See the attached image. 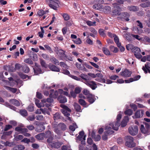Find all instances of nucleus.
<instances>
[{"label":"nucleus","instance_id":"f257e3e1","mask_svg":"<svg viewBox=\"0 0 150 150\" xmlns=\"http://www.w3.org/2000/svg\"><path fill=\"white\" fill-rule=\"evenodd\" d=\"M123 114V112H119L116 118L117 121L116 122H111L109 125H105L106 132L109 134H112L114 133L113 129L116 131L118 130L120 125V120Z\"/></svg>","mask_w":150,"mask_h":150},{"label":"nucleus","instance_id":"f03ea898","mask_svg":"<svg viewBox=\"0 0 150 150\" xmlns=\"http://www.w3.org/2000/svg\"><path fill=\"white\" fill-rule=\"evenodd\" d=\"M126 142L125 145L130 148L134 147L136 146V144L134 142L133 137L130 136H127L125 137Z\"/></svg>","mask_w":150,"mask_h":150},{"label":"nucleus","instance_id":"7ed1b4c3","mask_svg":"<svg viewBox=\"0 0 150 150\" xmlns=\"http://www.w3.org/2000/svg\"><path fill=\"white\" fill-rule=\"evenodd\" d=\"M46 2L52 8L56 10L59 7V2L58 0H46Z\"/></svg>","mask_w":150,"mask_h":150},{"label":"nucleus","instance_id":"20e7f679","mask_svg":"<svg viewBox=\"0 0 150 150\" xmlns=\"http://www.w3.org/2000/svg\"><path fill=\"white\" fill-rule=\"evenodd\" d=\"M53 101V100L51 98H48L47 99H43L42 100L41 102L39 103V100H36L35 101V103L37 107L40 108L44 106V103H51Z\"/></svg>","mask_w":150,"mask_h":150},{"label":"nucleus","instance_id":"39448f33","mask_svg":"<svg viewBox=\"0 0 150 150\" xmlns=\"http://www.w3.org/2000/svg\"><path fill=\"white\" fill-rule=\"evenodd\" d=\"M113 10L112 13L113 15H119L120 14V11H121V8L116 3L112 4Z\"/></svg>","mask_w":150,"mask_h":150},{"label":"nucleus","instance_id":"423d86ee","mask_svg":"<svg viewBox=\"0 0 150 150\" xmlns=\"http://www.w3.org/2000/svg\"><path fill=\"white\" fill-rule=\"evenodd\" d=\"M60 106L62 108L61 109V110L64 115L68 116L70 115V112L71 111L70 109L62 104H61Z\"/></svg>","mask_w":150,"mask_h":150},{"label":"nucleus","instance_id":"0eeeda50","mask_svg":"<svg viewBox=\"0 0 150 150\" xmlns=\"http://www.w3.org/2000/svg\"><path fill=\"white\" fill-rule=\"evenodd\" d=\"M129 133L132 135H136L138 132V128L137 125L130 126L128 129Z\"/></svg>","mask_w":150,"mask_h":150},{"label":"nucleus","instance_id":"6e6552de","mask_svg":"<svg viewBox=\"0 0 150 150\" xmlns=\"http://www.w3.org/2000/svg\"><path fill=\"white\" fill-rule=\"evenodd\" d=\"M132 72L127 69L122 70L120 73V76L124 78H127L131 76Z\"/></svg>","mask_w":150,"mask_h":150},{"label":"nucleus","instance_id":"1a4fd4ad","mask_svg":"<svg viewBox=\"0 0 150 150\" xmlns=\"http://www.w3.org/2000/svg\"><path fill=\"white\" fill-rule=\"evenodd\" d=\"M132 52L134 53L135 57L138 59L141 58L142 56L141 54V50L137 47H135Z\"/></svg>","mask_w":150,"mask_h":150},{"label":"nucleus","instance_id":"9d476101","mask_svg":"<svg viewBox=\"0 0 150 150\" xmlns=\"http://www.w3.org/2000/svg\"><path fill=\"white\" fill-rule=\"evenodd\" d=\"M144 113V111L142 110H138L134 113V115L132 116L134 118H139L142 117Z\"/></svg>","mask_w":150,"mask_h":150},{"label":"nucleus","instance_id":"9b49d317","mask_svg":"<svg viewBox=\"0 0 150 150\" xmlns=\"http://www.w3.org/2000/svg\"><path fill=\"white\" fill-rule=\"evenodd\" d=\"M86 85L90 87L92 89L94 90L97 87L95 82L93 81H85L84 82Z\"/></svg>","mask_w":150,"mask_h":150},{"label":"nucleus","instance_id":"f8f14e48","mask_svg":"<svg viewBox=\"0 0 150 150\" xmlns=\"http://www.w3.org/2000/svg\"><path fill=\"white\" fill-rule=\"evenodd\" d=\"M101 11L105 13H109L111 12V7L108 5H105L103 6L101 8Z\"/></svg>","mask_w":150,"mask_h":150},{"label":"nucleus","instance_id":"ddd939ff","mask_svg":"<svg viewBox=\"0 0 150 150\" xmlns=\"http://www.w3.org/2000/svg\"><path fill=\"white\" fill-rule=\"evenodd\" d=\"M96 74V77H98L96 79V80L100 82L105 83L106 80L105 79L103 78V75L99 73Z\"/></svg>","mask_w":150,"mask_h":150},{"label":"nucleus","instance_id":"4468645a","mask_svg":"<svg viewBox=\"0 0 150 150\" xmlns=\"http://www.w3.org/2000/svg\"><path fill=\"white\" fill-rule=\"evenodd\" d=\"M142 69L145 73H147V71L150 73V63L149 62H146L144 66H143Z\"/></svg>","mask_w":150,"mask_h":150},{"label":"nucleus","instance_id":"2eb2a0df","mask_svg":"<svg viewBox=\"0 0 150 150\" xmlns=\"http://www.w3.org/2000/svg\"><path fill=\"white\" fill-rule=\"evenodd\" d=\"M35 67L33 68L35 74L36 75L42 73V70L38 66V64L35 63Z\"/></svg>","mask_w":150,"mask_h":150},{"label":"nucleus","instance_id":"dca6fc26","mask_svg":"<svg viewBox=\"0 0 150 150\" xmlns=\"http://www.w3.org/2000/svg\"><path fill=\"white\" fill-rule=\"evenodd\" d=\"M88 100L90 104H92L96 100V98L95 97L94 95L91 94L87 96L86 97Z\"/></svg>","mask_w":150,"mask_h":150},{"label":"nucleus","instance_id":"f3484780","mask_svg":"<svg viewBox=\"0 0 150 150\" xmlns=\"http://www.w3.org/2000/svg\"><path fill=\"white\" fill-rule=\"evenodd\" d=\"M64 89L65 91H63V90L62 89H59V94H63L66 96H68L69 95V89L67 87H65L64 88Z\"/></svg>","mask_w":150,"mask_h":150},{"label":"nucleus","instance_id":"a211bd4d","mask_svg":"<svg viewBox=\"0 0 150 150\" xmlns=\"http://www.w3.org/2000/svg\"><path fill=\"white\" fill-rule=\"evenodd\" d=\"M59 93V90H58V91H54V90H51L50 91V97L54 98H56L58 95Z\"/></svg>","mask_w":150,"mask_h":150},{"label":"nucleus","instance_id":"6ab92c4d","mask_svg":"<svg viewBox=\"0 0 150 150\" xmlns=\"http://www.w3.org/2000/svg\"><path fill=\"white\" fill-rule=\"evenodd\" d=\"M129 120V118L127 116H125L122 122L121 126L122 127H124L125 126Z\"/></svg>","mask_w":150,"mask_h":150},{"label":"nucleus","instance_id":"aec40b11","mask_svg":"<svg viewBox=\"0 0 150 150\" xmlns=\"http://www.w3.org/2000/svg\"><path fill=\"white\" fill-rule=\"evenodd\" d=\"M122 19L125 20L126 21L129 20V14L127 13L124 12L122 13L121 14Z\"/></svg>","mask_w":150,"mask_h":150},{"label":"nucleus","instance_id":"412c9836","mask_svg":"<svg viewBox=\"0 0 150 150\" xmlns=\"http://www.w3.org/2000/svg\"><path fill=\"white\" fill-rule=\"evenodd\" d=\"M61 144L59 142H53L50 144V146L53 148H58L60 147Z\"/></svg>","mask_w":150,"mask_h":150},{"label":"nucleus","instance_id":"4be33fe9","mask_svg":"<svg viewBox=\"0 0 150 150\" xmlns=\"http://www.w3.org/2000/svg\"><path fill=\"white\" fill-rule=\"evenodd\" d=\"M148 125L146 127V128L144 127V126L143 125H141L140 130L142 133L144 134L147 133L149 127V126Z\"/></svg>","mask_w":150,"mask_h":150},{"label":"nucleus","instance_id":"5701e85b","mask_svg":"<svg viewBox=\"0 0 150 150\" xmlns=\"http://www.w3.org/2000/svg\"><path fill=\"white\" fill-rule=\"evenodd\" d=\"M77 138L80 140L82 139L85 140V136L84 135V133L83 131L79 132V135L77 136Z\"/></svg>","mask_w":150,"mask_h":150},{"label":"nucleus","instance_id":"b1692460","mask_svg":"<svg viewBox=\"0 0 150 150\" xmlns=\"http://www.w3.org/2000/svg\"><path fill=\"white\" fill-rule=\"evenodd\" d=\"M49 68L52 71L57 72H59L60 71V69L59 68L55 66L52 64H50Z\"/></svg>","mask_w":150,"mask_h":150},{"label":"nucleus","instance_id":"393cba45","mask_svg":"<svg viewBox=\"0 0 150 150\" xmlns=\"http://www.w3.org/2000/svg\"><path fill=\"white\" fill-rule=\"evenodd\" d=\"M4 68V69L10 72H14L15 70V69L12 66H5Z\"/></svg>","mask_w":150,"mask_h":150},{"label":"nucleus","instance_id":"a878e982","mask_svg":"<svg viewBox=\"0 0 150 150\" xmlns=\"http://www.w3.org/2000/svg\"><path fill=\"white\" fill-rule=\"evenodd\" d=\"M80 76L83 79L85 80V82L88 81V80H90L91 79L89 76L84 74H81Z\"/></svg>","mask_w":150,"mask_h":150},{"label":"nucleus","instance_id":"bb28decb","mask_svg":"<svg viewBox=\"0 0 150 150\" xmlns=\"http://www.w3.org/2000/svg\"><path fill=\"white\" fill-rule=\"evenodd\" d=\"M15 130L18 132H20V133H22L24 132H28V130L26 128H22L19 127H18L15 128Z\"/></svg>","mask_w":150,"mask_h":150},{"label":"nucleus","instance_id":"cd10ccee","mask_svg":"<svg viewBox=\"0 0 150 150\" xmlns=\"http://www.w3.org/2000/svg\"><path fill=\"white\" fill-rule=\"evenodd\" d=\"M1 144H4V146H12L13 145V142H9L8 141H7L5 142L3 141H1Z\"/></svg>","mask_w":150,"mask_h":150},{"label":"nucleus","instance_id":"c85d7f7f","mask_svg":"<svg viewBox=\"0 0 150 150\" xmlns=\"http://www.w3.org/2000/svg\"><path fill=\"white\" fill-rule=\"evenodd\" d=\"M58 100L60 103H65L67 102V99L64 96L60 95L58 98Z\"/></svg>","mask_w":150,"mask_h":150},{"label":"nucleus","instance_id":"c756f323","mask_svg":"<svg viewBox=\"0 0 150 150\" xmlns=\"http://www.w3.org/2000/svg\"><path fill=\"white\" fill-rule=\"evenodd\" d=\"M128 8L129 11H138L139 10V8L137 6H128Z\"/></svg>","mask_w":150,"mask_h":150},{"label":"nucleus","instance_id":"7c9ffc66","mask_svg":"<svg viewBox=\"0 0 150 150\" xmlns=\"http://www.w3.org/2000/svg\"><path fill=\"white\" fill-rule=\"evenodd\" d=\"M143 2L140 4L139 6H140L143 8H145L148 7L150 5V2L149 1Z\"/></svg>","mask_w":150,"mask_h":150},{"label":"nucleus","instance_id":"2f4dec72","mask_svg":"<svg viewBox=\"0 0 150 150\" xmlns=\"http://www.w3.org/2000/svg\"><path fill=\"white\" fill-rule=\"evenodd\" d=\"M102 7L103 6L101 4L98 3L93 5V8L96 10L100 9L101 11V8H102Z\"/></svg>","mask_w":150,"mask_h":150},{"label":"nucleus","instance_id":"473e14b6","mask_svg":"<svg viewBox=\"0 0 150 150\" xmlns=\"http://www.w3.org/2000/svg\"><path fill=\"white\" fill-rule=\"evenodd\" d=\"M45 134L43 133H41L36 135L35 138L39 140H42L45 137Z\"/></svg>","mask_w":150,"mask_h":150},{"label":"nucleus","instance_id":"72a5a7b5","mask_svg":"<svg viewBox=\"0 0 150 150\" xmlns=\"http://www.w3.org/2000/svg\"><path fill=\"white\" fill-rule=\"evenodd\" d=\"M10 102L12 104L17 106H19L20 105V102L15 99H12L10 100Z\"/></svg>","mask_w":150,"mask_h":150},{"label":"nucleus","instance_id":"f704fd0d","mask_svg":"<svg viewBox=\"0 0 150 150\" xmlns=\"http://www.w3.org/2000/svg\"><path fill=\"white\" fill-rule=\"evenodd\" d=\"M25 149L24 146L22 145H19L15 146L13 149L14 150H23Z\"/></svg>","mask_w":150,"mask_h":150},{"label":"nucleus","instance_id":"c9c22d12","mask_svg":"<svg viewBox=\"0 0 150 150\" xmlns=\"http://www.w3.org/2000/svg\"><path fill=\"white\" fill-rule=\"evenodd\" d=\"M76 67L79 69L83 70L84 71H86V69L83 66L82 67L81 65L80 64H79L78 63H76Z\"/></svg>","mask_w":150,"mask_h":150},{"label":"nucleus","instance_id":"e433bc0d","mask_svg":"<svg viewBox=\"0 0 150 150\" xmlns=\"http://www.w3.org/2000/svg\"><path fill=\"white\" fill-rule=\"evenodd\" d=\"M79 102L80 104L83 106L84 107H87L88 106V105L86 106V103L85 101L82 99H79Z\"/></svg>","mask_w":150,"mask_h":150},{"label":"nucleus","instance_id":"4c0bfd02","mask_svg":"<svg viewBox=\"0 0 150 150\" xmlns=\"http://www.w3.org/2000/svg\"><path fill=\"white\" fill-rule=\"evenodd\" d=\"M5 87L6 89L9 90L13 93H15L17 90V89L16 88H11L7 86H5Z\"/></svg>","mask_w":150,"mask_h":150},{"label":"nucleus","instance_id":"58836bf2","mask_svg":"<svg viewBox=\"0 0 150 150\" xmlns=\"http://www.w3.org/2000/svg\"><path fill=\"white\" fill-rule=\"evenodd\" d=\"M135 47L133 45L130 44L127 45L126 46V49L127 50H131L132 51Z\"/></svg>","mask_w":150,"mask_h":150},{"label":"nucleus","instance_id":"ea45409f","mask_svg":"<svg viewBox=\"0 0 150 150\" xmlns=\"http://www.w3.org/2000/svg\"><path fill=\"white\" fill-rule=\"evenodd\" d=\"M51 111V109L49 108H45L44 109H42V113L44 114H47L49 115L50 114V111Z\"/></svg>","mask_w":150,"mask_h":150},{"label":"nucleus","instance_id":"a19ab883","mask_svg":"<svg viewBox=\"0 0 150 150\" xmlns=\"http://www.w3.org/2000/svg\"><path fill=\"white\" fill-rule=\"evenodd\" d=\"M14 140L16 141H18L21 140L23 138V136L22 135H19L16 136L14 135Z\"/></svg>","mask_w":150,"mask_h":150},{"label":"nucleus","instance_id":"79ce46f5","mask_svg":"<svg viewBox=\"0 0 150 150\" xmlns=\"http://www.w3.org/2000/svg\"><path fill=\"white\" fill-rule=\"evenodd\" d=\"M133 113V112L132 110L131 109H127L124 112L125 115H127L129 116L132 115Z\"/></svg>","mask_w":150,"mask_h":150},{"label":"nucleus","instance_id":"37998d69","mask_svg":"<svg viewBox=\"0 0 150 150\" xmlns=\"http://www.w3.org/2000/svg\"><path fill=\"white\" fill-rule=\"evenodd\" d=\"M114 40L117 46L120 47L121 46V43L119 42V39L116 35L114 37Z\"/></svg>","mask_w":150,"mask_h":150},{"label":"nucleus","instance_id":"c03bdc74","mask_svg":"<svg viewBox=\"0 0 150 150\" xmlns=\"http://www.w3.org/2000/svg\"><path fill=\"white\" fill-rule=\"evenodd\" d=\"M105 131L104 132V134L103 135L102 137V139L104 140H106L107 139V135L112 134L113 133L109 134L107 132H106V130L105 129Z\"/></svg>","mask_w":150,"mask_h":150},{"label":"nucleus","instance_id":"a18cd8bd","mask_svg":"<svg viewBox=\"0 0 150 150\" xmlns=\"http://www.w3.org/2000/svg\"><path fill=\"white\" fill-rule=\"evenodd\" d=\"M12 133V131H10L5 132L4 133L3 135L1 136V138L2 139H5V137L6 136H8L11 135Z\"/></svg>","mask_w":150,"mask_h":150},{"label":"nucleus","instance_id":"49530a36","mask_svg":"<svg viewBox=\"0 0 150 150\" xmlns=\"http://www.w3.org/2000/svg\"><path fill=\"white\" fill-rule=\"evenodd\" d=\"M56 52L57 54L60 57H63L65 54L64 51L62 50H59L57 52Z\"/></svg>","mask_w":150,"mask_h":150},{"label":"nucleus","instance_id":"de8ad7c7","mask_svg":"<svg viewBox=\"0 0 150 150\" xmlns=\"http://www.w3.org/2000/svg\"><path fill=\"white\" fill-rule=\"evenodd\" d=\"M58 127L63 130H65L66 128V125L63 123H59L58 125Z\"/></svg>","mask_w":150,"mask_h":150},{"label":"nucleus","instance_id":"09e8293b","mask_svg":"<svg viewBox=\"0 0 150 150\" xmlns=\"http://www.w3.org/2000/svg\"><path fill=\"white\" fill-rule=\"evenodd\" d=\"M131 35L132 37L135 38L137 40L139 41H141L142 40V38L138 35L132 34Z\"/></svg>","mask_w":150,"mask_h":150},{"label":"nucleus","instance_id":"8fccbe9b","mask_svg":"<svg viewBox=\"0 0 150 150\" xmlns=\"http://www.w3.org/2000/svg\"><path fill=\"white\" fill-rule=\"evenodd\" d=\"M74 105L75 109L77 111L81 112V107L80 105L76 103H75Z\"/></svg>","mask_w":150,"mask_h":150},{"label":"nucleus","instance_id":"3c124183","mask_svg":"<svg viewBox=\"0 0 150 150\" xmlns=\"http://www.w3.org/2000/svg\"><path fill=\"white\" fill-rule=\"evenodd\" d=\"M77 127V126L76 124H73L72 125L69 126V128L72 131H74Z\"/></svg>","mask_w":150,"mask_h":150},{"label":"nucleus","instance_id":"603ef678","mask_svg":"<svg viewBox=\"0 0 150 150\" xmlns=\"http://www.w3.org/2000/svg\"><path fill=\"white\" fill-rule=\"evenodd\" d=\"M103 53L107 55H109L110 54V53L109 51L108 50V49L105 48V47H103Z\"/></svg>","mask_w":150,"mask_h":150},{"label":"nucleus","instance_id":"864d4df0","mask_svg":"<svg viewBox=\"0 0 150 150\" xmlns=\"http://www.w3.org/2000/svg\"><path fill=\"white\" fill-rule=\"evenodd\" d=\"M61 15L62 16L64 20L65 21H68L69 19V15L67 13H62Z\"/></svg>","mask_w":150,"mask_h":150},{"label":"nucleus","instance_id":"5fc2aeb1","mask_svg":"<svg viewBox=\"0 0 150 150\" xmlns=\"http://www.w3.org/2000/svg\"><path fill=\"white\" fill-rule=\"evenodd\" d=\"M86 23L89 26L96 25V22L95 21L92 22L90 21H86Z\"/></svg>","mask_w":150,"mask_h":150},{"label":"nucleus","instance_id":"6e6d98bb","mask_svg":"<svg viewBox=\"0 0 150 150\" xmlns=\"http://www.w3.org/2000/svg\"><path fill=\"white\" fill-rule=\"evenodd\" d=\"M87 38L86 40V43L89 45H92L93 44V42L90 38H88L89 35H87Z\"/></svg>","mask_w":150,"mask_h":150},{"label":"nucleus","instance_id":"4d7b16f0","mask_svg":"<svg viewBox=\"0 0 150 150\" xmlns=\"http://www.w3.org/2000/svg\"><path fill=\"white\" fill-rule=\"evenodd\" d=\"M51 136H52L51 132L49 131L47 132L45 134V137L46 138L50 137Z\"/></svg>","mask_w":150,"mask_h":150},{"label":"nucleus","instance_id":"13d9d810","mask_svg":"<svg viewBox=\"0 0 150 150\" xmlns=\"http://www.w3.org/2000/svg\"><path fill=\"white\" fill-rule=\"evenodd\" d=\"M24 62L26 63L30 64H33V62L31 59L30 58L26 59L24 60Z\"/></svg>","mask_w":150,"mask_h":150},{"label":"nucleus","instance_id":"bf43d9fd","mask_svg":"<svg viewBox=\"0 0 150 150\" xmlns=\"http://www.w3.org/2000/svg\"><path fill=\"white\" fill-rule=\"evenodd\" d=\"M20 114L24 116H25L27 115V112L25 110H23L20 111Z\"/></svg>","mask_w":150,"mask_h":150},{"label":"nucleus","instance_id":"052dcab7","mask_svg":"<svg viewBox=\"0 0 150 150\" xmlns=\"http://www.w3.org/2000/svg\"><path fill=\"white\" fill-rule=\"evenodd\" d=\"M118 78V76L115 75H113L109 76V79L111 80H115L117 78Z\"/></svg>","mask_w":150,"mask_h":150},{"label":"nucleus","instance_id":"680f3d73","mask_svg":"<svg viewBox=\"0 0 150 150\" xmlns=\"http://www.w3.org/2000/svg\"><path fill=\"white\" fill-rule=\"evenodd\" d=\"M40 64L43 67L45 68H47L48 67L47 65L46 64L45 62L42 60H40Z\"/></svg>","mask_w":150,"mask_h":150},{"label":"nucleus","instance_id":"e2e57ef3","mask_svg":"<svg viewBox=\"0 0 150 150\" xmlns=\"http://www.w3.org/2000/svg\"><path fill=\"white\" fill-rule=\"evenodd\" d=\"M74 43L77 44H80L81 43V41L79 38H78L75 40H73Z\"/></svg>","mask_w":150,"mask_h":150},{"label":"nucleus","instance_id":"0e129e2a","mask_svg":"<svg viewBox=\"0 0 150 150\" xmlns=\"http://www.w3.org/2000/svg\"><path fill=\"white\" fill-rule=\"evenodd\" d=\"M83 93L86 96V97H87L88 96L91 94L90 93L89 91L86 89H84L83 90Z\"/></svg>","mask_w":150,"mask_h":150},{"label":"nucleus","instance_id":"69168bd1","mask_svg":"<svg viewBox=\"0 0 150 150\" xmlns=\"http://www.w3.org/2000/svg\"><path fill=\"white\" fill-rule=\"evenodd\" d=\"M141 78V76L140 75H137L133 78H131L132 79L133 82L139 80Z\"/></svg>","mask_w":150,"mask_h":150},{"label":"nucleus","instance_id":"338daca9","mask_svg":"<svg viewBox=\"0 0 150 150\" xmlns=\"http://www.w3.org/2000/svg\"><path fill=\"white\" fill-rule=\"evenodd\" d=\"M60 64L62 67L66 69H68V67L64 62H61L60 63Z\"/></svg>","mask_w":150,"mask_h":150},{"label":"nucleus","instance_id":"774afa93","mask_svg":"<svg viewBox=\"0 0 150 150\" xmlns=\"http://www.w3.org/2000/svg\"><path fill=\"white\" fill-rule=\"evenodd\" d=\"M44 117L42 115H38L36 117V119L37 120H42L43 119Z\"/></svg>","mask_w":150,"mask_h":150}]
</instances>
